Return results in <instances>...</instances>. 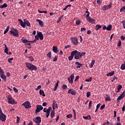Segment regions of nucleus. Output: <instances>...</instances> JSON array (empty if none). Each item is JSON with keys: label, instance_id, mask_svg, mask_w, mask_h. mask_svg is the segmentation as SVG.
<instances>
[{"label": "nucleus", "instance_id": "obj_58", "mask_svg": "<svg viewBox=\"0 0 125 125\" xmlns=\"http://www.w3.org/2000/svg\"><path fill=\"white\" fill-rule=\"evenodd\" d=\"M121 41H125V37L124 36H122L121 37Z\"/></svg>", "mask_w": 125, "mask_h": 125}, {"label": "nucleus", "instance_id": "obj_4", "mask_svg": "<svg viewBox=\"0 0 125 125\" xmlns=\"http://www.w3.org/2000/svg\"><path fill=\"white\" fill-rule=\"evenodd\" d=\"M7 99L8 102L9 104H12V105H14V104H16V102L15 101V100L12 98V97H11V96H8Z\"/></svg>", "mask_w": 125, "mask_h": 125}, {"label": "nucleus", "instance_id": "obj_3", "mask_svg": "<svg viewBox=\"0 0 125 125\" xmlns=\"http://www.w3.org/2000/svg\"><path fill=\"white\" fill-rule=\"evenodd\" d=\"M12 30L10 31L12 35H13L14 37H16V38H18L19 37V34H18V32H19L17 29H14L13 27H11Z\"/></svg>", "mask_w": 125, "mask_h": 125}, {"label": "nucleus", "instance_id": "obj_6", "mask_svg": "<svg viewBox=\"0 0 125 125\" xmlns=\"http://www.w3.org/2000/svg\"><path fill=\"white\" fill-rule=\"evenodd\" d=\"M72 43L73 44L75 45H78L79 44V41L78 40V38L76 37H72L70 39Z\"/></svg>", "mask_w": 125, "mask_h": 125}, {"label": "nucleus", "instance_id": "obj_43", "mask_svg": "<svg viewBox=\"0 0 125 125\" xmlns=\"http://www.w3.org/2000/svg\"><path fill=\"white\" fill-rule=\"evenodd\" d=\"M105 101H111V98H110V97H106L105 99Z\"/></svg>", "mask_w": 125, "mask_h": 125}, {"label": "nucleus", "instance_id": "obj_48", "mask_svg": "<svg viewBox=\"0 0 125 125\" xmlns=\"http://www.w3.org/2000/svg\"><path fill=\"white\" fill-rule=\"evenodd\" d=\"M52 110V107H49L48 109H46V111L48 112H49L50 113V111Z\"/></svg>", "mask_w": 125, "mask_h": 125}, {"label": "nucleus", "instance_id": "obj_46", "mask_svg": "<svg viewBox=\"0 0 125 125\" xmlns=\"http://www.w3.org/2000/svg\"><path fill=\"white\" fill-rule=\"evenodd\" d=\"M62 89H67V85L63 84L62 85Z\"/></svg>", "mask_w": 125, "mask_h": 125}, {"label": "nucleus", "instance_id": "obj_54", "mask_svg": "<svg viewBox=\"0 0 125 125\" xmlns=\"http://www.w3.org/2000/svg\"><path fill=\"white\" fill-rule=\"evenodd\" d=\"M47 105H48V104H47V103H46V102L43 103L42 104V105L43 106H47Z\"/></svg>", "mask_w": 125, "mask_h": 125}, {"label": "nucleus", "instance_id": "obj_51", "mask_svg": "<svg viewBox=\"0 0 125 125\" xmlns=\"http://www.w3.org/2000/svg\"><path fill=\"white\" fill-rule=\"evenodd\" d=\"M90 97V92H88L86 93V97Z\"/></svg>", "mask_w": 125, "mask_h": 125}, {"label": "nucleus", "instance_id": "obj_42", "mask_svg": "<svg viewBox=\"0 0 125 125\" xmlns=\"http://www.w3.org/2000/svg\"><path fill=\"white\" fill-rule=\"evenodd\" d=\"M12 60H13V58H9L8 59V62L9 63H12V62H11L12 61Z\"/></svg>", "mask_w": 125, "mask_h": 125}, {"label": "nucleus", "instance_id": "obj_29", "mask_svg": "<svg viewBox=\"0 0 125 125\" xmlns=\"http://www.w3.org/2000/svg\"><path fill=\"white\" fill-rule=\"evenodd\" d=\"M122 99H124V98L120 95L117 99V102H120V101L122 100Z\"/></svg>", "mask_w": 125, "mask_h": 125}, {"label": "nucleus", "instance_id": "obj_7", "mask_svg": "<svg viewBox=\"0 0 125 125\" xmlns=\"http://www.w3.org/2000/svg\"><path fill=\"white\" fill-rule=\"evenodd\" d=\"M0 120L1 122H5L6 121V115H5L2 111L0 112Z\"/></svg>", "mask_w": 125, "mask_h": 125}, {"label": "nucleus", "instance_id": "obj_32", "mask_svg": "<svg viewBox=\"0 0 125 125\" xmlns=\"http://www.w3.org/2000/svg\"><path fill=\"white\" fill-rule=\"evenodd\" d=\"M5 45V49H4V52L5 53L8 54V47L6 46V44H4Z\"/></svg>", "mask_w": 125, "mask_h": 125}, {"label": "nucleus", "instance_id": "obj_1", "mask_svg": "<svg viewBox=\"0 0 125 125\" xmlns=\"http://www.w3.org/2000/svg\"><path fill=\"white\" fill-rule=\"evenodd\" d=\"M18 21L20 22L21 26L22 28H26V26H28V27H31V23L29 22V21L26 19L24 20V22H23V21L20 19L18 20Z\"/></svg>", "mask_w": 125, "mask_h": 125}, {"label": "nucleus", "instance_id": "obj_23", "mask_svg": "<svg viewBox=\"0 0 125 125\" xmlns=\"http://www.w3.org/2000/svg\"><path fill=\"white\" fill-rule=\"evenodd\" d=\"M95 63V60H93L91 61V62H90V63L89 64L90 68H92L93 67V65H94Z\"/></svg>", "mask_w": 125, "mask_h": 125}, {"label": "nucleus", "instance_id": "obj_13", "mask_svg": "<svg viewBox=\"0 0 125 125\" xmlns=\"http://www.w3.org/2000/svg\"><path fill=\"white\" fill-rule=\"evenodd\" d=\"M74 79H75V75H74V74H72L70 76V77L68 78V81L69 83H70L71 84L73 83H74V81L73 80H74Z\"/></svg>", "mask_w": 125, "mask_h": 125}, {"label": "nucleus", "instance_id": "obj_57", "mask_svg": "<svg viewBox=\"0 0 125 125\" xmlns=\"http://www.w3.org/2000/svg\"><path fill=\"white\" fill-rule=\"evenodd\" d=\"M86 30V29L84 27H82L81 28V32H83V31H85Z\"/></svg>", "mask_w": 125, "mask_h": 125}, {"label": "nucleus", "instance_id": "obj_38", "mask_svg": "<svg viewBox=\"0 0 125 125\" xmlns=\"http://www.w3.org/2000/svg\"><path fill=\"white\" fill-rule=\"evenodd\" d=\"M28 58L29 59V60L31 62H33V61H34V60H35V59H34V57H33V56H30L29 57H28Z\"/></svg>", "mask_w": 125, "mask_h": 125}, {"label": "nucleus", "instance_id": "obj_27", "mask_svg": "<svg viewBox=\"0 0 125 125\" xmlns=\"http://www.w3.org/2000/svg\"><path fill=\"white\" fill-rule=\"evenodd\" d=\"M40 95H42L43 97L45 96V94H44V91H43V90L40 89Z\"/></svg>", "mask_w": 125, "mask_h": 125}, {"label": "nucleus", "instance_id": "obj_5", "mask_svg": "<svg viewBox=\"0 0 125 125\" xmlns=\"http://www.w3.org/2000/svg\"><path fill=\"white\" fill-rule=\"evenodd\" d=\"M72 52H75L74 54L75 59H81V58H82L81 52H79L77 50H74V51H73Z\"/></svg>", "mask_w": 125, "mask_h": 125}, {"label": "nucleus", "instance_id": "obj_44", "mask_svg": "<svg viewBox=\"0 0 125 125\" xmlns=\"http://www.w3.org/2000/svg\"><path fill=\"white\" fill-rule=\"evenodd\" d=\"M76 25H80L81 24V21L80 20H77L75 22Z\"/></svg>", "mask_w": 125, "mask_h": 125}, {"label": "nucleus", "instance_id": "obj_64", "mask_svg": "<svg viewBox=\"0 0 125 125\" xmlns=\"http://www.w3.org/2000/svg\"><path fill=\"white\" fill-rule=\"evenodd\" d=\"M28 125H33V122H32L31 121H30L29 122V124H28Z\"/></svg>", "mask_w": 125, "mask_h": 125}, {"label": "nucleus", "instance_id": "obj_8", "mask_svg": "<svg viewBox=\"0 0 125 125\" xmlns=\"http://www.w3.org/2000/svg\"><path fill=\"white\" fill-rule=\"evenodd\" d=\"M32 120L35 124H41L42 123V118L41 117L37 116L36 118H33Z\"/></svg>", "mask_w": 125, "mask_h": 125}, {"label": "nucleus", "instance_id": "obj_16", "mask_svg": "<svg viewBox=\"0 0 125 125\" xmlns=\"http://www.w3.org/2000/svg\"><path fill=\"white\" fill-rule=\"evenodd\" d=\"M86 19L87 21H88V22H89L90 23H91L92 24H94V23H95V20L92 18H91L90 17L86 18Z\"/></svg>", "mask_w": 125, "mask_h": 125}, {"label": "nucleus", "instance_id": "obj_17", "mask_svg": "<svg viewBox=\"0 0 125 125\" xmlns=\"http://www.w3.org/2000/svg\"><path fill=\"white\" fill-rule=\"evenodd\" d=\"M75 52H73L72 51V52L71 53V56H70L68 57V60L69 61H71V60H73V59L74 58V56H75Z\"/></svg>", "mask_w": 125, "mask_h": 125}, {"label": "nucleus", "instance_id": "obj_61", "mask_svg": "<svg viewBox=\"0 0 125 125\" xmlns=\"http://www.w3.org/2000/svg\"><path fill=\"white\" fill-rule=\"evenodd\" d=\"M109 124H110V122L108 121H107L106 122L104 123V125H109Z\"/></svg>", "mask_w": 125, "mask_h": 125}, {"label": "nucleus", "instance_id": "obj_25", "mask_svg": "<svg viewBox=\"0 0 125 125\" xmlns=\"http://www.w3.org/2000/svg\"><path fill=\"white\" fill-rule=\"evenodd\" d=\"M84 120H91V116L88 115V116H83Z\"/></svg>", "mask_w": 125, "mask_h": 125}, {"label": "nucleus", "instance_id": "obj_60", "mask_svg": "<svg viewBox=\"0 0 125 125\" xmlns=\"http://www.w3.org/2000/svg\"><path fill=\"white\" fill-rule=\"evenodd\" d=\"M69 47H71V45H67L66 46H65L64 48L67 49V48H69Z\"/></svg>", "mask_w": 125, "mask_h": 125}, {"label": "nucleus", "instance_id": "obj_18", "mask_svg": "<svg viewBox=\"0 0 125 125\" xmlns=\"http://www.w3.org/2000/svg\"><path fill=\"white\" fill-rule=\"evenodd\" d=\"M43 111L44 112V113H46V117L48 118V117H49V115H50V112L46 110V108H44L43 109Z\"/></svg>", "mask_w": 125, "mask_h": 125}, {"label": "nucleus", "instance_id": "obj_19", "mask_svg": "<svg viewBox=\"0 0 125 125\" xmlns=\"http://www.w3.org/2000/svg\"><path fill=\"white\" fill-rule=\"evenodd\" d=\"M75 65H77L76 66V68L77 69L81 68V67H83V63H80V62H76Z\"/></svg>", "mask_w": 125, "mask_h": 125}, {"label": "nucleus", "instance_id": "obj_41", "mask_svg": "<svg viewBox=\"0 0 125 125\" xmlns=\"http://www.w3.org/2000/svg\"><path fill=\"white\" fill-rule=\"evenodd\" d=\"M39 36H38V35H36L35 36V42H37V41H39Z\"/></svg>", "mask_w": 125, "mask_h": 125}, {"label": "nucleus", "instance_id": "obj_28", "mask_svg": "<svg viewBox=\"0 0 125 125\" xmlns=\"http://www.w3.org/2000/svg\"><path fill=\"white\" fill-rule=\"evenodd\" d=\"M122 88H123V86H122V85L120 84L117 86V89L118 91H117V92H120V91L121 90V89H122Z\"/></svg>", "mask_w": 125, "mask_h": 125}, {"label": "nucleus", "instance_id": "obj_20", "mask_svg": "<svg viewBox=\"0 0 125 125\" xmlns=\"http://www.w3.org/2000/svg\"><path fill=\"white\" fill-rule=\"evenodd\" d=\"M53 51L54 52V53L57 54L58 53V49L57 48V47L55 46H53Z\"/></svg>", "mask_w": 125, "mask_h": 125}, {"label": "nucleus", "instance_id": "obj_55", "mask_svg": "<svg viewBox=\"0 0 125 125\" xmlns=\"http://www.w3.org/2000/svg\"><path fill=\"white\" fill-rule=\"evenodd\" d=\"M118 80V79H117V76H114L113 78V79H112V80L111 81V82H114L115 80Z\"/></svg>", "mask_w": 125, "mask_h": 125}, {"label": "nucleus", "instance_id": "obj_52", "mask_svg": "<svg viewBox=\"0 0 125 125\" xmlns=\"http://www.w3.org/2000/svg\"><path fill=\"white\" fill-rule=\"evenodd\" d=\"M105 106L106 105H105V104H104L103 105H102L100 107L101 110H103V109H104Z\"/></svg>", "mask_w": 125, "mask_h": 125}, {"label": "nucleus", "instance_id": "obj_40", "mask_svg": "<svg viewBox=\"0 0 125 125\" xmlns=\"http://www.w3.org/2000/svg\"><path fill=\"white\" fill-rule=\"evenodd\" d=\"M124 10H125V6L121 8L120 10V12H123V11H124Z\"/></svg>", "mask_w": 125, "mask_h": 125}, {"label": "nucleus", "instance_id": "obj_31", "mask_svg": "<svg viewBox=\"0 0 125 125\" xmlns=\"http://www.w3.org/2000/svg\"><path fill=\"white\" fill-rule=\"evenodd\" d=\"M7 7V4L4 3L3 5L0 6V8H5Z\"/></svg>", "mask_w": 125, "mask_h": 125}, {"label": "nucleus", "instance_id": "obj_30", "mask_svg": "<svg viewBox=\"0 0 125 125\" xmlns=\"http://www.w3.org/2000/svg\"><path fill=\"white\" fill-rule=\"evenodd\" d=\"M106 30H107V31H111V30H112V25L109 24L106 27Z\"/></svg>", "mask_w": 125, "mask_h": 125}, {"label": "nucleus", "instance_id": "obj_15", "mask_svg": "<svg viewBox=\"0 0 125 125\" xmlns=\"http://www.w3.org/2000/svg\"><path fill=\"white\" fill-rule=\"evenodd\" d=\"M37 36H38V37L40 38L41 41H42V40H43V34H42V32H38Z\"/></svg>", "mask_w": 125, "mask_h": 125}, {"label": "nucleus", "instance_id": "obj_35", "mask_svg": "<svg viewBox=\"0 0 125 125\" xmlns=\"http://www.w3.org/2000/svg\"><path fill=\"white\" fill-rule=\"evenodd\" d=\"M9 30V26H7L5 30L4 31V35H5V34H6L7 32H8Z\"/></svg>", "mask_w": 125, "mask_h": 125}, {"label": "nucleus", "instance_id": "obj_11", "mask_svg": "<svg viewBox=\"0 0 125 125\" xmlns=\"http://www.w3.org/2000/svg\"><path fill=\"white\" fill-rule=\"evenodd\" d=\"M21 42H22L23 43H27V45H29L30 46H31V43H30V41L25 39L24 37H23L21 39Z\"/></svg>", "mask_w": 125, "mask_h": 125}, {"label": "nucleus", "instance_id": "obj_36", "mask_svg": "<svg viewBox=\"0 0 125 125\" xmlns=\"http://www.w3.org/2000/svg\"><path fill=\"white\" fill-rule=\"evenodd\" d=\"M91 81H92V77H90L89 78H87L86 79H85V82H91Z\"/></svg>", "mask_w": 125, "mask_h": 125}, {"label": "nucleus", "instance_id": "obj_56", "mask_svg": "<svg viewBox=\"0 0 125 125\" xmlns=\"http://www.w3.org/2000/svg\"><path fill=\"white\" fill-rule=\"evenodd\" d=\"M122 45V42L121 41H119V42L117 43L118 46H120Z\"/></svg>", "mask_w": 125, "mask_h": 125}, {"label": "nucleus", "instance_id": "obj_50", "mask_svg": "<svg viewBox=\"0 0 125 125\" xmlns=\"http://www.w3.org/2000/svg\"><path fill=\"white\" fill-rule=\"evenodd\" d=\"M73 117V115L71 114H69L66 116V117L68 118V119H70V118H72Z\"/></svg>", "mask_w": 125, "mask_h": 125}, {"label": "nucleus", "instance_id": "obj_62", "mask_svg": "<svg viewBox=\"0 0 125 125\" xmlns=\"http://www.w3.org/2000/svg\"><path fill=\"white\" fill-rule=\"evenodd\" d=\"M81 57H82V56L85 55V52H83L82 53H81Z\"/></svg>", "mask_w": 125, "mask_h": 125}, {"label": "nucleus", "instance_id": "obj_10", "mask_svg": "<svg viewBox=\"0 0 125 125\" xmlns=\"http://www.w3.org/2000/svg\"><path fill=\"white\" fill-rule=\"evenodd\" d=\"M22 106H24V108L25 109H28L31 108V104L28 101H26L24 102V103H23L22 104Z\"/></svg>", "mask_w": 125, "mask_h": 125}, {"label": "nucleus", "instance_id": "obj_47", "mask_svg": "<svg viewBox=\"0 0 125 125\" xmlns=\"http://www.w3.org/2000/svg\"><path fill=\"white\" fill-rule=\"evenodd\" d=\"M19 122H20V118L19 116L17 117V124H19Z\"/></svg>", "mask_w": 125, "mask_h": 125}, {"label": "nucleus", "instance_id": "obj_33", "mask_svg": "<svg viewBox=\"0 0 125 125\" xmlns=\"http://www.w3.org/2000/svg\"><path fill=\"white\" fill-rule=\"evenodd\" d=\"M99 29H101V25H100L99 24L96 25V27H95V29L96 30V31H98V30H99Z\"/></svg>", "mask_w": 125, "mask_h": 125}, {"label": "nucleus", "instance_id": "obj_49", "mask_svg": "<svg viewBox=\"0 0 125 125\" xmlns=\"http://www.w3.org/2000/svg\"><path fill=\"white\" fill-rule=\"evenodd\" d=\"M53 110H55V102L54 101V103L52 104Z\"/></svg>", "mask_w": 125, "mask_h": 125}, {"label": "nucleus", "instance_id": "obj_2", "mask_svg": "<svg viewBox=\"0 0 125 125\" xmlns=\"http://www.w3.org/2000/svg\"><path fill=\"white\" fill-rule=\"evenodd\" d=\"M25 64L26 68H27L29 71H37V70H38V67L31 63L25 62Z\"/></svg>", "mask_w": 125, "mask_h": 125}, {"label": "nucleus", "instance_id": "obj_53", "mask_svg": "<svg viewBox=\"0 0 125 125\" xmlns=\"http://www.w3.org/2000/svg\"><path fill=\"white\" fill-rule=\"evenodd\" d=\"M13 90L15 92H16V93L18 92V89H17V88H16V87H14Z\"/></svg>", "mask_w": 125, "mask_h": 125}, {"label": "nucleus", "instance_id": "obj_26", "mask_svg": "<svg viewBox=\"0 0 125 125\" xmlns=\"http://www.w3.org/2000/svg\"><path fill=\"white\" fill-rule=\"evenodd\" d=\"M115 74V71H112L111 72H109L107 74L106 76H107V77H109V76H113L114 74Z\"/></svg>", "mask_w": 125, "mask_h": 125}, {"label": "nucleus", "instance_id": "obj_12", "mask_svg": "<svg viewBox=\"0 0 125 125\" xmlns=\"http://www.w3.org/2000/svg\"><path fill=\"white\" fill-rule=\"evenodd\" d=\"M112 7V2H110L109 5H104L102 7V9L103 10H107V9H110Z\"/></svg>", "mask_w": 125, "mask_h": 125}, {"label": "nucleus", "instance_id": "obj_37", "mask_svg": "<svg viewBox=\"0 0 125 125\" xmlns=\"http://www.w3.org/2000/svg\"><path fill=\"white\" fill-rule=\"evenodd\" d=\"M47 57H48L49 59H51V52H49L47 54Z\"/></svg>", "mask_w": 125, "mask_h": 125}, {"label": "nucleus", "instance_id": "obj_34", "mask_svg": "<svg viewBox=\"0 0 125 125\" xmlns=\"http://www.w3.org/2000/svg\"><path fill=\"white\" fill-rule=\"evenodd\" d=\"M63 15H62V16H61L60 17H59V19H58V21H57V23H60V22H61V20H62V19L63 18Z\"/></svg>", "mask_w": 125, "mask_h": 125}, {"label": "nucleus", "instance_id": "obj_9", "mask_svg": "<svg viewBox=\"0 0 125 125\" xmlns=\"http://www.w3.org/2000/svg\"><path fill=\"white\" fill-rule=\"evenodd\" d=\"M43 109V107L42 106V105H37L36 106V109L35 110V113L36 114H38V113H40L42 110Z\"/></svg>", "mask_w": 125, "mask_h": 125}, {"label": "nucleus", "instance_id": "obj_45", "mask_svg": "<svg viewBox=\"0 0 125 125\" xmlns=\"http://www.w3.org/2000/svg\"><path fill=\"white\" fill-rule=\"evenodd\" d=\"M56 61H57V56H55L53 59V62H55Z\"/></svg>", "mask_w": 125, "mask_h": 125}, {"label": "nucleus", "instance_id": "obj_59", "mask_svg": "<svg viewBox=\"0 0 125 125\" xmlns=\"http://www.w3.org/2000/svg\"><path fill=\"white\" fill-rule=\"evenodd\" d=\"M122 97H123V98L125 97V92H122V94L120 95Z\"/></svg>", "mask_w": 125, "mask_h": 125}, {"label": "nucleus", "instance_id": "obj_39", "mask_svg": "<svg viewBox=\"0 0 125 125\" xmlns=\"http://www.w3.org/2000/svg\"><path fill=\"white\" fill-rule=\"evenodd\" d=\"M0 75H3L4 74V71H3V70L1 69V67H0Z\"/></svg>", "mask_w": 125, "mask_h": 125}, {"label": "nucleus", "instance_id": "obj_22", "mask_svg": "<svg viewBox=\"0 0 125 125\" xmlns=\"http://www.w3.org/2000/svg\"><path fill=\"white\" fill-rule=\"evenodd\" d=\"M37 22H39V24L40 26H41V27H43V22L40 20H37Z\"/></svg>", "mask_w": 125, "mask_h": 125}, {"label": "nucleus", "instance_id": "obj_63", "mask_svg": "<svg viewBox=\"0 0 125 125\" xmlns=\"http://www.w3.org/2000/svg\"><path fill=\"white\" fill-rule=\"evenodd\" d=\"M122 23H123V27L124 28V29H125V22L123 21Z\"/></svg>", "mask_w": 125, "mask_h": 125}, {"label": "nucleus", "instance_id": "obj_24", "mask_svg": "<svg viewBox=\"0 0 125 125\" xmlns=\"http://www.w3.org/2000/svg\"><path fill=\"white\" fill-rule=\"evenodd\" d=\"M0 78H1L4 81V82H6V76H5V75L1 74Z\"/></svg>", "mask_w": 125, "mask_h": 125}, {"label": "nucleus", "instance_id": "obj_14", "mask_svg": "<svg viewBox=\"0 0 125 125\" xmlns=\"http://www.w3.org/2000/svg\"><path fill=\"white\" fill-rule=\"evenodd\" d=\"M68 93H70L72 95H76L77 94V92L76 90H74L73 89H69L68 91Z\"/></svg>", "mask_w": 125, "mask_h": 125}, {"label": "nucleus", "instance_id": "obj_21", "mask_svg": "<svg viewBox=\"0 0 125 125\" xmlns=\"http://www.w3.org/2000/svg\"><path fill=\"white\" fill-rule=\"evenodd\" d=\"M54 116H55V110H53L50 113V116L51 119H53Z\"/></svg>", "mask_w": 125, "mask_h": 125}]
</instances>
